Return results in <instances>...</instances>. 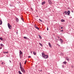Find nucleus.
Returning <instances> with one entry per match:
<instances>
[{
  "mask_svg": "<svg viewBox=\"0 0 74 74\" xmlns=\"http://www.w3.org/2000/svg\"><path fill=\"white\" fill-rule=\"evenodd\" d=\"M42 57L44 59H47L48 58V55H45L44 54V53L42 52Z\"/></svg>",
  "mask_w": 74,
  "mask_h": 74,
  "instance_id": "obj_1",
  "label": "nucleus"
},
{
  "mask_svg": "<svg viewBox=\"0 0 74 74\" xmlns=\"http://www.w3.org/2000/svg\"><path fill=\"white\" fill-rule=\"evenodd\" d=\"M20 69L22 72H23V73H26V71H25V69L23 68L22 66H21V67H20Z\"/></svg>",
  "mask_w": 74,
  "mask_h": 74,
  "instance_id": "obj_2",
  "label": "nucleus"
},
{
  "mask_svg": "<svg viewBox=\"0 0 74 74\" xmlns=\"http://www.w3.org/2000/svg\"><path fill=\"white\" fill-rule=\"evenodd\" d=\"M8 27H9V29H11V28H12V26L10 25V24L9 23H8Z\"/></svg>",
  "mask_w": 74,
  "mask_h": 74,
  "instance_id": "obj_3",
  "label": "nucleus"
},
{
  "mask_svg": "<svg viewBox=\"0 0 74 74\" xmlns=\"http://www.w3.org/2000/svg\"><path fill=\"white\" fill-rule=\"evenodd\" d=\"M19 53V56H20V59H21V55H22V54H23V53H22V51H21L20 50Z\"/></svg>",
  "mask_w": 74,
  "mask_h": 74,
  "instance_id": "obj_4",
  "label": "nucleus"
},
{
  "mask_svg": "<svg viewBox=\"0 0 74 74\" xmlns=\"http://www.w3.org/2000/svg\"><path fill=\"white\" fill-rule=\"evenodd\" d=\"M34 27H35V28H36V29H38V30H40V29H39V28H38V27H37V26L36 25H34Z\"/></svg>",
  "mask_w": 74,
  "mask_h": 74,
  "instance_id": "obj_5",
  "label": "nucleus"
},
{
  "mask_svg": "<svg viewBox=\"0 0 74 74\" xmlns=\"http://www.w3.org/2000/svg\"><path fill=\"white\" fill-rule=\"evenodd\" d=\"M67 13H68V14H67L68 15H70V10L68 11Z\"/></svg>",
  "mask_w": 74,
  "mask_h": 74,
  "instance_id": "obj_6",
  "label": "nucleus"
},
{
  "mask_svg": "<svg viewBox=\"0 0 74 74\" xmlns=\"http://www.w3.org/2000/svg\"><path fill=\"white\" fill-rule=\"evenodd\" d=\"M49 4H52V2H51V1L50 0H49L48 1Z\"/></svg>",
  "mask_w": 74,
  "mask_h": 74,
  "instance_id": "obj_7",
  "label": "nucleus"
},
{
  "mask_svg": "<svg viewBox=\"0 0 74 74\" xmlns=\"http://www.w3.org/2000/svg\"><path fill=\"white\" fill-rule=\"evenodd\" d=\"M60 42H61V43H62V42H63V40L62 39V38H60Z\"/></svg>",
  "mask_w": 74,
  "mask_h": 74,
  "instance_id": "obj_8",
  "label": "nucleus"
},
{
  "mask_svg": "<svg viewBox=\"0 0 74 74\" xmlns=\"http://www.w3.org/2000/svg\"><path fill=\"white\" fill-rule=\"evenodd\" d=\"M45 3V1H44L41 4L42 5H44Z\"/></svg>",
  "mask_w": 74,
  "mask_h": 74,
  "instance_id": "obj_9",
  "label": "nucleus"
},
{
  "mask_svg": "<svg viewBox=\"0 0 74 74\" xmlns=\"http://www.w3.org/2000/svg\"><path fill=\"white\" fill-rule=\"evenodd\" d=\"M49 45V47H52V46H51V44L50 43V42L48 43Z\"/></svg>",
  "mask_w": 74,
  "mask_h": 74,
  "instance_id": "obj_10",
  "label": "nucleus"
},
{
  "mask_svg": "<svg viewBox=\"0 0 74 74\" xmlns=\"http://www.w3.org/2000/svg\"><path fill=\"white\" fill-rule=\"evenodd\" d=\"M33 53L34 55H36V54H37V53H36V52L34 51H33Z\"/></svg>",
  "mask_w": 74,
  "mask_h": 74,
  "instance_id": "obj_11",
  "label": "nucleus"
},
{
  "mask_svg": "<svg viewBox=\"0 0 74 74\" xmlns=\"http://www.w3.org/2000/svg\"><path fill=\"white\" fill-rule=\"evenodd\" d=\"M16 20L17 22H19V19L18 18H16Z\"/></svg>",
  "mask_w": 74,
  "mask_h": 74,
  "instance_id": "obj_12",
  "label": "nucleus"
},
{
  "mask_svg": "<svg viewBox=\"0 0 74 74\" xmlns=\"http://www.w3.org/2000/svg\"><path fill=\"white\" fill-rule=\"evenodd\" d=\"M63 63H64V64H66L67 63V62H66V61H64L63 62Z\"/></svg>",
  "mask_w": 74,
  "mask_h": 74,
  "instance_id": "obj_13",
  "label": "nucleus"
},
{
  "mask_svg": "<svg viewBox=\"0 0 74 74\" xmlns=\"http://www.w3.org/2000/svg\"><path fill=\"white\" fill-rule=\"evenodd\" d=\"M2 24V21L1 19L0 20V25H1Z\"/></svg>",
  "mask_w": 74,
  "mask_h": 74,
  "instance_id": "obj_14",
  "label": "nucleus"
},
{
  "mask_svg": "<svg viewBox=\"0 0 74 74\" xmlns=\"http://www.w3.org/2000/svg\"><path fill=\"white\" fill-rule=\"evenodd\" d=\"M24 38H25V39H27V40H28V38L27 37L24 36Z\"/></svg>",
  "mask_w": 74,
  "mask_h": 74,
  "instance_id": "obj_15",
  "label": "nucleus"
},
{
  "mask_svg": "<svg viewBox=\"0 0 74 74\" xmlns=\"http://www.w3.org/2000/svg\"><path fill=\"white\" fill-rule=\"evenodd\" d=\"M66 59L68 61H69V58L68 57H66Z\"/></svg>",
  "mask_w": 74,
  "mask_h": 74,
  "instance_id": "obj_16",
  "label": "nucleus"
},
{
  "mask_svg": "<svg viewBox=\"0 0 74 74\" xmlns=\"http://www.w3.org/2000/svg\"><path fill=\"white\" fill-rule=\"evenodd\" d=\"M39 45H40V46H41V47H42V45L41 43H39Z\"/></svg>",
  "mask_w": 74,
  "mask_h": 74,
  "instance_id": "obj_17",
  "label": "nucleus"
},
{
  "mask_svg": "<svg viewBox=\"0 0 74 74\" xmlns=\"http://www.w3.org/2000/svg\"><path fill=\"white\" fill-rule=\"evenodd\" d=\"M64 13H65V14H66V15H67V11H65Z\"/></svg>",
  "mask_w": 74,
  "mask_h": 74,
  "instance_id": "obj_18",
  "label": "nucleus"
},
{
  "mask_svg": "<svg viewBox=\"0 0 74 74\" xmlns=\"http://www.w3.org/2000/svg\"><path fill=\"white\" fill-rule=\"evenodd\" d=\"M39 37L40 38V39H42V37H41V36H40V35H39Z\"/></svg>",
  "mask_w": 74,
  "mask_h": 74,
  "instance_id": "obj_19",
  "label": "nucleus"
},
{
  "mask_svg": "<svg viewBox=\"0 0 74 74\" xmlns=\"http://www.w3.org/2000/svg\"><path fill=\"white\" fill-rule=\"evenodd\" d=\"M3 53H8V51H7V52H3Z\"/></svg>",
  "mask_w": 74,
  "mask_h": 74,
  "instance_id": "obj_20",
  "label": "nucleus"
},
{
  "mask_svg": "<svg viewBox=\"0 0 74 74\" xmlns=\"http://www.w3.org/2000/svg\"><path fill=\"white\" fill-rule=\"evenodd\" d=\"M61 22H64V20L63 19H62L61 20Z\"/></svg>",
  "mask_w": 74,
  "mask_h": 74,
  "instance_id": "obj_21",
  "label": "nucleus"
},
{
  "mask_svg": "<svg viewBox=\"0 0 74 74\" xmlns=\"http://www.w3.org/2000/svg\"><path fill=\"white\" fill-rule=\"evenodd\" d=\"M0 40H1V41H2V40H3L2 38L0 37Z\"/></svg>",
  "mask_w": 74,
  "mask_h": 74,
  "instance_id": "obj_22",
  "label": "nucleus"
},
{
  "mask_svg": "<svg viewBox=\"0 0 74 74\" xmlns=\"http://www.w3.org/2000/svg\"><path fill=\"white\" fill-rule=\"evenodd\" d=\"M1 45V47H3L4 46V45H3V44H0Z\"/></svg>",
  "mask_w": 74,
  "mask_h": 74,
  "instance_id": "obj_23",
  "label": "nucleus"
},
{
  "mask_svg": "<svg viewBox=\"0 0 74 74\" xmlns=\"http://www.w3.org/2000/svg\"><path fill=\"white\" fill-rule=\"evenodd\" d=\"M20 67H22V65H21V63H20Z\"/></svg>",
  "mask_w": 74,
  "mask_h": 74,
  "instance_id": "obj_24",
  "label": "nucleus"
},
{
  "mask_svg": "<svg viewBox=\"0 0 74 74\" xmlns=\"http://www.w3.org/2000/svg\"><path fill=\"white\" fill-rule=\"evenodd\" d=\"M39 20L40 22H42V20H41V19L40 18H39Z\"/></svg>",
  "mask_w": 74,
  "mask_h": 74,
  "instance_id": "obj_25",
  "label": "nucleus"
},
{
  "mask_svg": "<svg viewBox=\"0 0 74 74\" xmlns=\"http://www.w3.org/2000/svg\"><path fill=\"white\" fill-rule=\"evenodd\" d=\"M31 58V56H29L28 57V58Z\"/></svg>",
  "mask_w": 74,
  "mask_h": 74,
  "instance_id": "obj_26",
  "label": "nucleus"
},
{
  "mask_svg": "<svg viewBox=\"0 0 74 74\" xmlns=\"http://www.w3.org/2000/svg\"><path fill=\"white\" fill-rule=\"evenodd\" d=\"M21 20H22V21H23V18H21Z\"/></svg>",
  "mask_w": 74,
  "mask_h": 74,
  "instance_id": "obj_27",
  "label": "nucleus"
},
{
  "mask_svg": "<svg viewBox=\"0 0 74 74\" xmlns=\"http://www.w3.org/2000/svg\"><path fill=\"white\" fill-rule=\"evenodd\" d=\"M10 7H12V4H10Z\"/></svg>",
  "mask_w": 74,
  "mask_h": 74,
  "instance_id": "obj_28",
  "label": "nucleus"
},
{
  "mask_svg": "<svg viewBox=\"0 0 74 74\" xmlns=\"http://www.w3.org/2000/svg\"><path fill=\"white\" fill-rule=\"evenodd\" d=\"M26 60L25 62V64H26Z\"/></svg>",
  "mask_w": 74,
  "mask_h": 74,
  "instance_id": "obj_29",
  "label": "nucleus"
},
{
  "mask_svg": "<svg viewBox=\"0 0 74 74\" xmlns=\"http://www.w3.org/2000/svg\"><path fill=\"white\" fill-rule=\"evenodd\" d=\"M32 52H33L32 51H31L30 52V53H32Z\"/></svg>",
  "mask_w": 74,
  "mask_h": 74,
  "instance_id": "obj_30",
  "label": "nucleus"
},
{
  "mask_svg": "<svg viewBox=\"0 0 74 74\" xmlns=\"http://www.w3.org/2000/svg\"><path fill=\"white\" fill-rule=\"evenodd\" d=\"M62 66L63 68H64V66H63V65H62Z\"/></svg>",
  "mask_w": 74,
  "mask_h": 74,
  "instance_id": "obj_31",
  "label": "nucleus"
},
{
  "mask_svg": "<svg viewBox=\"0 0 74 74\" xmlns=\"http://www.w3.org/2000/svg\"><path fill=\"white\" fill-rule=\"evenodd\" d=\"M2 49V47H0V49Z\"/></svg>",
  "mask_w": 74,
  "mask_h": 74,
  "instance_id": "obj_32",
  "label": "nucleus"
},
{
  "mask_svg": "<svg viewBox=\"0 0 74 74\" xmlns=\"http://www.w3.org/2000/svg\"><path fill=\"white\" fill-rule=\"evenodd\" d=\"M3 63H4V62H2L1 64H3Z\"/></svg>",
  "mask_w": 74,
  "mask_h": 74,
  "instance_id": "obj_33",
  "label": "nucleus"
},
{
  "mask_svg": "<svg viewBox=\"0 0 74 74\" xmlns=\"http://www.w3.org/2000/svg\"><path fill=\"white\" fill-rule=\"evenodd\" d=\"M71 12H74V11H73V10H72V11H71Z\"/></svg>",
  "mask_w": 74,
  "mask_h": 74,
  "instance_id": "obj_34",
  "label": "nucleus"
},
{
  "mask_svg": "<svg viewBox=\"0 0 74 74\" xmlns=\"http://www.w3.org/2000/svg\"><path fill=\"white\" fill-rule=\"evenodd\" d=\"M58 47H60V45H58Z\"/></svg>",
  "mask_w": 74,
  "mask_h": 74,
  "instance_id": "obj_35",
  "label": "nucleus"
},
{
  "mask_svg": "<svg viewBox=\"0 0 74 74\" xmlns=\"http://www.w3.org/2000/svg\"><path fill=\"white\" fill-rule=\"evenodd\" d=\"M47 30H48V27H47Z\"/></svg>",
  "mask_w": 74,
  "mask_h": 74,
  "instance_id": "obj_36",
  "label": "nucleus"
},
{
  "mask_svg": "<svg viewBox=\"0 0 74 74\" xmlns=\"http://www.w3.org/2000/svg\"><path fill=\"white\" fill-rule=\"evenodd\" d=\"M61 32H63V30H62L61 31Z\"/></svg>",
  "mask_w": 74,
  "mask_h": 74,
  "instance_id": "obj_37",
  "label": "nucleus"
},
{
  "mask_svg": "<svg viewBox=\"0 0 74 74\" xmlns=\"http://www.w3.org/2000/svg\"><path fill=\"white\" fill-rule=\"evenodd\" d=\"M62 28H63V27H62L61 28V29H62Z\"/></svg>",
  "mask_w": 74,
  "mask_h": 74,
  "instance_id": "obj_38",
  "label": "nucleus"
},
{
  "mask_svg": "<svg viewBox=\"0 0 74 74\" xmlns=\"http://www.w3.org/2000/svg\"><path fill=\"white\" fill-rule=\"evenodd\" d=\"M9 61L10 62V63H11V61L10 60Z\"/></svg>",
  "mask_w": 74,
  "mask_h": 74,
  "instance_id": "obj_39",
  "label": "nucleus"
},
{
  "mask_svg": "<svg viewBox=\"0 0 74 74\" xmlns=\"http://www.w3.org/2000/svg\"><path fill=\"white\" fill-rule=\"evenodd\" d=\"M57 45L58 46V45H59V44H57Z\"/></svg>",
  "mask_w": 74,
  "mask_h": 74,
  "instance_id": "obj_40",
  "label": "nucleus"
},
{
  "mask_svg": "<svg viewBox=\"0 0 74 74\" xmlns=\"http://www.w3.org/2000/svg\"><path fill=\"white\" fill-rule=\"evenodd\" d=\"M16 34H18V32H16Z\"/></svg>",
  "mask_w": 74,
  "mask_h": 74,
  "instance_id": "obj_41",
  "label": "nucleus"
},
{
  "mask_svg": "<svg viewBox=\"0 0 74 74\" xmlns=\"http://www.w3.org/2000/svg\"><path fill=\"white\" fill-rule=\"evenodd\" d=\"M36 17H38V16H36Z\"/></svg>",
  "mask_w": 74,
  "mask_h": 74,
  "instance_id": "obj_42",
  "label": "nucleus"
},
{
  "mask_svg": "<svg viewBox=\"0 0 74 74\" xmlns=\"http://www.w3.org/2000/svg\"><path fill=\"white\" fill-rule=\"evenodd\" d=\"M13 7H14V5H13Z\"/></svg>",
  "mask_w": 74,
  "mask_h": 74,
  "instance_id": "obj_43",
  "label": "nucleus"
}]
</instances>
